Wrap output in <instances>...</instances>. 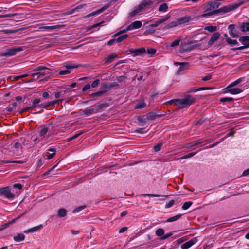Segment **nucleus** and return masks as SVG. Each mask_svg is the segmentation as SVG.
<instances>
[{
    "instance_id": "1",
    "label": "nucleus",
    "mask_w": 249,
    "mask_h": 249,
    "mask_svg": "<svg viewBox=\"0 0 249 249\" xmlns=\"http://www.w3.org/2000/svg\"><path fill=\"white\" fill-rule=\"evenodd\" d=\"M243 2H240L236 3L233 5H228L227 6H223L220 8L213 11L211 12H208V10H205L204 13L202 15V17H206L207 16H212L213 15H216L219 13H226L229 12L233 10H234L238 8L242 4Z\"/></svg>"
},
{
    "instance_id": "2",
    "label": "nucleus",
    "mask_w": 249,
    "mask_h": 249,
    "mask_svg": "<svg viewBox=\"0 0 249 249\" xmlns=\"http://www.w3.org/2000/svg\"><path fill=\"white\" fill-rule=\"evenodd\" d=\"M196 98L190 95H186L184 98L177 99V106L180 108H187L195 103Z\"/></svg>"
},
{
    "instance_id": "3",
    "label": "nucleus",
    "mask_w": 249,
    "mask_h": 249,
    "mask_svg": "<svg viewBox=\"0 0 249 249\" xmlns=\"http://www.w3.org/2000/svg\"><path fill=\"white\" fill-rule=\"evenodd\" d=\"M24 47H17L7 49L5 51L0 54L1 57H9L15 55L18 53L23 51Z\"/></svg>"
},
{
    "instance_id": "4",
    "label": "nucleus",
    "mask_w": 249,
    "mask_h": 249,
    "mask_svg": "<svg viewBox=\"0 0 249 249\" xmlns=\"http://www.w3.org/2000/svg\"><path fill=\"white\" fill-rule=\"evenodd\" d=\"M0 194L3 195L7 199H13L15 197V194L11 192L9 187H5L0 188Z\"/></svg>"
},
{
    "instance_id": "5",
    "label": "nucleus",
    "mask_w": 249,
    "mask_h": 249,
    "mask_svg": "<svg viewBox=\"0 0 249 249\" xmlns=\"http://www.w3.org/2000/svg\"><path fill=\"white\" fill-rule=\"evenodd\" d=\"M229 35L233 38H237L239 36V33L236 29L234 24H230L228 27Z\"/></svg>"
},
{
    "instance_id": "6",
    "label": "nucleus",
    "mask_w": 249,
    "mask_h": 249,
    "mask_svg": "<svg viewBox=\"0 0 249 249\" xmlns=\"http://www.w3.org/2000/svg\"><path fill=\"white\" fill-rule=\"evenodd\" d=\"M128 51L134 57L141 55L146 53L145 49L143 47L136 49L131 48L128 50Z\"/></svg>"
},
{
    "instance_id": "7",
    "label": "nucleus",
    "mask_w": 249,
    "mask_h": 249,
    "mask_svg": "<svg viewBox=\"0 0 249 249\" xmlns=\"http://www.w3.org/2000/svg\"><path fill=\"white\" fill-rule=\"evenodd\" d=\"M243 90L240 88H229V86L225 89V91L223 92L224 93H230L232 95H236L241 93Z\"/></svg>"
},
{
    "instance_id": "8",
    "label": "nucleus",
    "mask_w": 249,
    "mask_h": 249,
    "mask_svg": "<svg viewBox=\"0 0 249 249\" xmlns=\"http://www.w3.org/2000/svg\"><path fill=\"white\" fill-rule=\"evenodd\" d=\"M152 3L153 2L151 0H144L139 4L138 6L142 11L146 8L149 7Z\"/></svg>"
},
{
    "instance_id": "9",
    "label": "nucleus",
    "mask_w": 249,
    "mask_h": 249,
    "mask_svg": "<svg viewBox=\"0 0 249 249\" xmlns=\"http://www.w3.org/2000/svg\"><path fill=\"white\" fill-rule=\"evenodd\" d=\"M118 58V56L115 54H111L110 55H108L105 56V59L106 61L103 63V65L106 66L107 65L110 63H111L115 58Z\"/></svg>"
},
{
    "instance_id": "10",
    "label": "nucleus",
    "mask_w": 249,
    "mask_h": 249,
    "mask_svg": "<svg viewBox=\"0 0 249 249\" xmlns=\"http://www.w3.org/2000/svg\"><path fill=\"white\" fill-rule=\"evenodd\" d=\"M39 136L42 138H47L50 137L49 129L48 127H42L39 131Z\"/></svg>"
},
{
    "instance_id": "11",
    "label": "nucleus",
    "mask_w": 249,
    "mask_h": 249,
    "mask_svg": "<svg viewBox=\"0 0 249 249\" xmlns=\"http://www.w3.org/2000/svg\"><path fill=\"white\" fill-rule=\"evenodd\" d=\"M109 6V5L108 4L104 6L103 7H102L100 9L96 10L93 12H92V13L87 15V16H85V17L86 18H90L92 16H94L98 15V14L102 13L104 11H105L106 9H107V8H108Z\"/></svg>"
},
{
    "instance_id": "12",
    "label": "nucleus",
    "mask_w": 249,
    "mask_h": 249,
    "mask_svg": "<svg viewBox=\"0 0 249 249\" xmlns=\"http://www.w3.org/2000/svg\"><path fill=\"white\" fill-rule=\"evenodd\" d=\"M191 18V17L190 16H185L180 18L177 19L175 20V22L177 24V26L179 25L187 23L190 20Z\"/></svg>"
},
{
    "instance_id": "13",
    "label": "nucleus",
    "mask_w": 249,
    "mask_h": 249,
    "mask_svg": "<svg viewBox=\"0 0 249 249\" xmlns=\"http://www.w3.org/2000/svg\"><path fill=\"white\" fill-rule=\"evenodd\" d=\"M220 34L219 32L214 33L211 36L210 39L208 42L209 46L213 45L220 37Z\"/></svg>"
},
{
    "instance_id": "14",
    "label": "nucleus",
    "mask_w": 249,
    "mask_h": 249,
    "mask_svg": "<svg viewBox=\"0 0 249 249\" xmlns=\"http://www.w3.org/2000/svg\"><path fill=\"white\" fill-rule=\"evenodd\" d=\"M142 26V24L140 21H136L132 22L129 26H127V30H133L139 29L141 28Z\"/></svg>"
},
{
    "instance_id": "15",
    "label": "nucleus",
    "mask_w": 249,
    "mask_h": 249,
    "mask_svg": "<svg viewBox=\"0 0 249 249\" xmlns=\"http://www.w3.org/2000/svg\"><path fill=\"white\" fill-rule=\"evenodd\" d=\"M208 4L210 6V7L206 10H208V12H212L213 11L212 10L213 9L217 8L220 5V4L216 1H210L208 3Z\"/></svg>"
},
{
    "instance_id": "16",
    "label": "nucleus",
    "mask_w": 249,
    "mask_h": 249,
    "mask_svg": "<svg viewBox=\"0 0 249 249\" xmlns=\"http://www.w3.org/2000/svg\"><path fill=\"white\" fill-rule=\"evenodd\" d=\"M97 112V109L95 107L93 108H87L83 111V113L87 116H89Z\"/></svg>"
},
{
    "instance_id": "17",
    "label": "nucleus",
    "mask_w": 249,
    "mask_h": 249,
    "mask_svg": "<svg viewBox=\"0 0 249 249\" xmlns=\"http://www.w3.org/2000/svg\"><path fill=\"white\" fill-rule=\"evenodd\" d=\"M239 41L247 48L249 47V36L240 37L239 39Z\"/></svg>"
},
{
    "instance_id": "18",
    "label": "nucleus",
    "mask_w": 249,
    "mask_h": 249,
    "mask_svg": "<svg viewBox=\"0 0 249 249\" xmlns=\"http://www.w3.org/2000/svg\"><path fill=\"white\" fill-rule=\"evenodd\" d=\"M168 18L169 17H167L166 18L160 19L159 20L156 21L154 23L149 25V26L150 27H157L160 24L167 20Z\"/></svg>"
},
{
    "instance_id": "19",
    "label": "nucleus",
    "mask_w": 249,
    "mask_h": 249,
    "mask_svg": "<svg viewBox=\"0 0 249 249\" xmlns=\"http://www.w3.org/2000/svg\"><path fill=\"white\" fill-rule=\"evenodd\" d=\"M48 74H49L48 72L39 71L37 72H35V73H31V75L35 79H38L40 77H42V76H44L45 75Z\"/></svg>"
},
{
    "instance_id": "20",
    "label": "nucleus",
    "mask_w": 249,
    "mask_h": 249,
    "mask_svg": "<svg viewBox=\"0 0 249 249\" xmlns=\"http://www.w3.org/2000/svg\"><path fill=\"white\" fill-rule=\"evenodd\" d=\"M239 28L244 32L249 31V22H243L240 24Z\"/></svg>"
},
{
    "instance_id": "21",
    "label": "nucleus",
    "mask_w": 249,
    "mask_h": 249,
    "mask_svg": "<svg viewBox=\"0 0 249 249\" xmlns=\"http://www.w3.org/2000/svg\"><path fill=\"white\" fill-rule=\"evenodd\" d=\"M42 227V225L40 224L38 226H35L33 228H30V229L25 230L24 231V232L25 233H28L29 232H35V231H37V230L40 229Z\"/></svg>"
},
{
    "instance_id": "22",
    "label": "nucleus",
    "mask_w": 249,
    "mask_h": 249,
    "mask_svg": "<svg viewBox=\"0 0 249 249\" xmlns=\"http://www.w3.org/2000/svg\"><path fill=\"white\" fill-rule=\"evenodd\" d=\"M61 27V25H52V26H41L39 28L41 30H47L53 31L56 29H58Z\"/></svg>"
},
{
    "instance_id": "23",
    "label": "nucleus",
    "mask_w": 249,
    "mask_h": 249,
    "mask_svg": "<svg viewBox=\"0 0 249 249\" xmlns=\"http://www.w3.org/2000/svg\"><path fill=\"white\" fill-rule=\"evenodd\" d=\"M195 242L193 240L185 242L181 246V249H188L194 244Z\"/></svg>"
},
{
    "instance_id": "24",
    "label": "nucleus",
    "mask_w": 249,
    "mask_h": 249,
    "mask_svg": "<svg viewBox=\"0 0 249 249\" xmlns=\"http://www.w3.org/2000/svg\"><path fill=\"white\" fill-rule=\"evenodd\" d=\"M85 5H79L77 6L76 7L71 10L70 11L66 12L65 14L67 15H71L73 14L75 11H78L80 9L82 8Z\"/></svg>"
},
{
    "instance_id": "25",
    "label": "nucleus",
    "mask_w": 249,
    "mask_h": 249,
    "mask_svg": "<svg viewBox=\"0 0 249 249\" xmlns=\"http://www.w3.org/2000/svg\"><path fill=\"white\" fill-rule=\"evenodd\" d=\"M243 81V78H238V79H237V80H235L234 81L230 83L228 86H229V88H232L233 87H234V86L239 84L240 83L242 82Z\"/></svg>"
},
{
    "instance_id": "26",
    "label": "nucleus",
    "mask_w": 249,
    "mask_h": 249,
    "mask_svg": "<svg viewBox=\"0 0 249 249\" xmlns=\"http://www.w3.org/2000/svg\"><path fill=\"white\" fill-rule=\"evenodd\" d=\"M146 106V103L143 100H140L138 104L135 106V108L137 109H142L145 107Z\"/></svg>"
},
{
    "instance_id": "27",
    "label": "nucleus",
    "mask_w": 249,
    "mask_h": 249,
    "mask_svg": "<svg viewBox=\"0 0 249 249\" xmlns=\"http://www.w3.org/2000/svg\"><path fill=\"white\" fill-rule=\"evenodd\" d=\"M48 151L49 152V155L47 157V159H51L53 158L55 155L56 149L55 148H50L48 150Z\"/></svg>"
},
{
    "instance_id": "28",
    "label": "nucleus",
    "mask_w": 249,
    "mask_h": 249,
    "mask_svg": "<svg viewBox=\"0 0 249 249\" xmlns=\"http://www.w3.org/2000/svg\"><path fill=\"white\" fill-rule=\"evenodd\" d=\"M168 7L167 4L163 3L161 4L158 9L159 11L161 12H165L167 11Z\"/></svg>"
},
{
    "instance_id": "29",
    "label": "nucleus",
    "mask_w": 249,
    "mask_h": 249,
    "mask_svg": "<svg viewBox=\"0 0 249 249\" xmlns=\"http://www.w3.org/2000/svg\"><path fill=\"white\" fill-rule=\"evenodd\" d=\"M25 238V235L23 234L20 233L18 234L14 237V239L16 242H20L23 241Z\"/></svg>"
},
{
    "instance_id": "30",
    "label": "nucleus",
    "mask_w": 249,
    "mask_h": 249,
    "mask_svg": "<svg viewBox=\"0 0 249 249\" xmlns=\"http://www.w3.org/2000/svg\"><path fill=\"white\" fill-rule=\"evenodd\" d=\"M181 217V215L179 214H177L174 216H173V217H170L169 218H168L167 220H166V222H174V221H177L178 220V219H179L180 217Z\"/></svg>"
},
{
    "instance_id": "31",
    "label": "nucleus",
    "mask_w": 249,
    "mask_h": 249,
    "mask_svg": "<svg viewBox=\"0 0 249 249\" xmlns=\"http://www.w3.org/2000/svg\"><path fill=\"white\" fill-rule=\"evenodd\" d=\"M141 11V10H140V9L139 8V6H138L132 11H131L130 13H129V15L131 17H134L138 13L140 12Z\"/></svg>"
},
{
    "instance_id": "32",
    "label": "nucleus",
    "mask_w": 249,
    "mask_h": 249,
    "mask_svg": "<svg viewBox=\"0 0 249 249\" xmlns=\"http://www.w3.org/2000/svg\"><path fill=\"white\" fill-rule=\"evenodd\" d=\"M58 214L60 217H64L67 214V211L63 208L60 209L58 211Z\"/></svg>"
},
{
    "instance_id": "33",
    "label": "nucleus",
    "mask_w": 249,
    "mask_h": 249,
    "mask_svg": "<svg viewBox=\"0 0 249 249\" xmlns=\"http://www.w3.org/2000/svg\"><path fill=\"white\" fill-rule=\"evenodd\" d=\"M193 202L191 201H187L185 202L182 206V209L184 210H187L192 205Z\"/></svg>"
},
{
    "instance_id": "34",
    "label": "nucleus",
    "mask_w": 249,
    "mask_h": 249,
    "mask_svg": "<svg viewBox=\"0 0 249 249\" xmlns=\"http://www.w3.org/2000/svg\"><path fill=\"white\" fill-rule=\"evenodd\" d=\"M155 233L157 236H162L164 234V230L162 228H159L156 231Z\"/></svg>"
},
{
    "instance_id": "35",
    "label": "nucleus",
    "mask_w": 249,
    "mask_h": 249,
    "mask_svg": "<svg viewBox=\"0 0 249 249\" xmlns=\"http://www.w3.org/2000/svg\"><path fill=\"white\" fill-rule=\"evenodd\" d=\"M29 75H31V73L30 72H28L27 73H26V74H22V75H19V76H14L13 77V79L14 80H18L19 79H21V78L27 77V76H28Z\"/></svg>"
},
{
    "instance_id": "36",
    "label": "nucleus",
    "mask_w": 249,
    "mask_h": 249,
    "mask_svg": "<svg viewBox=\"0 0 249 249\" xmlns=\"http://www.w3.org/2000/svg\"><path fill=\"white\" fill-rule=\"evenodd\" d=\"M144 196H148L149 197H164L165 198L168 197V196L166 195H160L158 194H146L144 195Z\"/></svg>"
},
{
    "instance_id": "37",
    "label": "nucleus",
    "mask_w": 249,
    "mask_h": 249,
    "mask_svg": "<svg viewBox=\"0 0 249 249\" xmlns=\"http://www.w3.org/2000/svg\"><path fill=\"white\" fill-rule=\"evenodd\" d=\"M204 29L208 31L209 32H213L217 30L216 26H208L205 27Z\"/></svg>"
},
{
    "instance_id": "38",
    "label": "nucleus",
    "mask_w": 249,
    "mask_h": 249,
    "mask_svg": "<svg viewBox=\"0 0 249 249\" xmlns=\"http://www.w3.org/2000/svg\"><path fill=\"white\" fill-rule=\"evenodd\" d=\"M108 107L107 104H101L96 107H95L97 111L98 112L99 110L103 108H107Z\"/></svg>"
},
{
    "instance_id": "39",
    "label": "nucleus",
    "mask_w": 249,
    "mask_h": 249,
    "mask_svg": "<svg viewBox=\"0 0 249 249\" xmlns=\"http://www.w3.org/2000/svg\"><path fill=\"white\" fill-rule=\"evenodd\" d=\"M198 145H199V143H196V142L194 141V142H191L187 143L185 147L186 148H190L192 147L197 146Z\"/></svg>"
},
{
    "instance_id": "40",
    "label": "nucleus",
    "mask_w": 249,
    "mask_h": 249,
    "mask_svg": "<svg viewBox=\"0 0 249 249\" xmlns=\"http://www.w3.org/2000/svg\"><path fill=\"white\" fill-rule=\"evenodd\" d=\"M226 42L229 44L231 45H236L238 44V42L236 40H233L230 37L226 38Z\"/></svg>"
},
{
    "instance_id": "41",
    "label": "nucleus",
    "mask_w": 249,
    "mask_h": 249,
    "mask_svg": "<svg viewBox=\"0 0 249 249\" xmlns=\"http://www.w3.org/2000/svg\"><path fill=\"white\" fill-rule=\"evenodd\" d=\"M176 26H177V24L175 22V21H174L173 22H171V23H170L168 25H166L164 27L163 29H170L171 28H173V27H176Z\"/></svg>"
},
{
    "instance_id": "42",
    "label": "nucleus",
    "mask_w": 249,
    "mask_h": 249,
    "mask_svg": "<svg viewBox=\"0 0 249 249\" xmlns=\"http://www.w3.org/2000/svg\"><path fill=\"white\" fill-rule=\"evenodd\" d=\"M128 35L127 34H124V35H122V36H119L116 39V40L118 42H121L122 41H123L124 39H126L127 37H128Z\"/></svg>"
},
{
    "instance_id": "43",
    "label": "nucleus",
    "mask_w": 249,
    "mask_h": 249,
    "mask_svg": "<svg viewBox=\"0 0 249 249\" xmlns=\"http://www.w3.org/2000/svg\"><path fill=\"white\" fill-rule=\"evenodd\" d=\"M196 153H197V152L190 153L188 154H186V155L182 156L180 159H183L190 158L192 157L193 156H194V155H195Z\"/></svg>"
},
{
    "instance_id": "44",
    "label": "nucleus",
    "mask_w": 249,
    "mask_h": 249,
    "mask_svg": "<svg viewBox=\"0 0 249 249\" xmlns=\"http://www.w3.org/2000/svg\"><path fill=\"white\" fill-rule=\"evenodd\" d=\"M49 70V69L46 67L43 66H39L37 67L36 68L34 69L33 70V71L34 72H36L37 71H41L42 70Z\"/></svg>"
},
{
    "instance_id": "45",
    "label": "nucleus",
    "mask_w": 249,
    "mask_h": 249,
    "mask_svg": "<svg viewBox=\"0 0 249 249\" xmlns=\"http://www.w3.org/2000/svg\"><path fill=\"white\" fill-rule=\"evenodd\" d=\"M85 208H86V206H84V205L77 207L75 208L73 210V213H76L79 212L80 211L84 210Z\"/></svg>"
},
{
    "instance_id": "46",
    "label": "nucleus",
    "mask_w": 249,
    "mask_h": 249,
    "mask_svg": "<svg viewBox=\"0 0 249 249\" xmlns=\"http://www.w3.org/2000/svg\"><path fill=\"white\" fill-rule=\"evenodd\" d=\"M180 42V39H177L174 41L170 45L171 47H174L178 46Z\"/></svg>"
},
{
    "instance_id": "47",
    "label": "nucleus",
    "mask_w": 249,
    "mask_h": 249,
    "mask_svg": "<svg viewBox=\"0 0 249 249\" xmlns=\"http://www.w3.org/2000/svg\"><path fill=\"white\" fill-rule=\"evenodd\" d=\"M233 101V99L231 97H224L221 98L220 99V101L221 102H230Z\"/></svg>"
},
{
    "instance_id": "48",
    "label": "nucleus",
    "mask_w": 249,
    "mask_h": 249,
    "mask_svg": "<svg viewBox=\"0 0 249 249\" xmlns=\"http://www.w3.org/2000/svg\"><path fill=\"white\" fill-rule=\"evenodd\" d=\"M105 93V91H100L97 92H95L94 93H92L90 95V96L91 97H94L95 96H101V95L104 94Z\"/></svg>"
},
{
    "instance_id": "49",
    "label": "nucleus",
    "mask_w": 249,
    "mask_h": 249,
    "mask_svg": "<svg viewBox=\"0 0 249 249\" xmlns=\"http://www.w3.org/2000/svg\"><path fill=\"white\" fill-rule=\"evenodd\" d=\"M213 89L212 88H210V87H201V88L197 89L196 90H193L192 91H193V92H196L199 91L200 90H209V89Z\"/></svg>"
},
{
    "instance_id": "50",
    "label": "nucleus",
    "mask_w": 249,
    "mask_h": 249,
    "mask_svg": "<svg viewBox=\"0 0 249 249\" xmlns=\"http://www.w3.org/2000/svg\"><path fill=\"white\" fill-rule=\"evenodd\" d=\"M41 101V100L40 99H35L32 101V107H37V104L39 103Z\"/></svg>"
},
{
    "instance_id": "51",
    "label": "nucleus",
    "mask_w": 249,
    "mask_h": 249,
    "mask_svg": "<svg viewBox=\"0 0 249 249\" xmlns=\"http://www.w3.org/2000/svg\"><path fill=\"white\" fill-rule=\"evenodd\" d=\"M38 106L41 107H42V108H45V107H51V106H52V105L51 104V102H48L46 103H42V104H39L38 105Z\"/></svg>"
},
{
    "instance_id": "52",
    "label": "nucleus",
    "mask_w": 249,
    "mask_h": 249,
    "mask_svg": "<svg viewBox=\"0 0 249 249\" xmlns=\"http://www.w3.org/2000/svg\"><path fill=\"white\" fill-rule=\"evenodd\" d=\"M162 145V144L161 143H159V144L156 145L155 146H154V148H153L154 151L155 152H158L159 150H160V149L161 148Z\"/></svg>"
},
{
    "instance_id": "53",
    "label": "nucleus",
    "mask_w": 249,
    "mask_h": 249,
    "mask_svg": "<svg viewBox=\"0 0 249 249\" xmlns=\"http://www.w3.org/2000/svg\"><path fill=\"white\" fill-rule=\"evenodd\" d=\"M70 71L68 70H62L59 72V74L60 75H66L70 73Z\"/></svg>"
},
{
    "instance_id": "54",
    "label": "nucleus",
    "mask_w": 249,
    "mask_h": 249,
    "mask_svg": "<svg viewBox=\"0 0 249 249\" xmlns=\"http://www.w3.org/2000/svg\"><path fill=\"white\" fill-rule=\"evenodd\" d=\"M175 203V201L174 200H170L167 204H166L165 206V208H169L171 207Z\"/></svg>"
},
{
    "instance_id": "55",
    "label": "nucleus",
    "mask_w": 249,
    "mask_h": 249,
    "mask_svg": "<svg viewBox=\"0 0 249 249\" xmlns=\"http://www.w3.org/2000/svg\"><path fill=\"white\" fill-rule=\"evenodd\" d=\"M64 67H65L67 69H69L71 68H77V66L71 64H67L66 65H65Z\"/></svg>"
},
{
    "instance_id": "56",
    "label": "nucleus",
    "mask_w": 249,
    "mask_h": 249,
    "mask_svg": "<svg viewBox=\"0 0 249 249\" xmlns=\"http://www.w3.org/2000/svg\"><path fill=\"white\" fill-rule=\"evenodd\" d=\"M99 82H100V81H99V79H96V80H95V81H94L92 82V84H91V87H92V88H95V87H96L98 86V85L99 84Z\"/></svg>"
},
{
    "instance_id": "57",
    "label": "nucleus",
    "mask_w": 249,
    "mask_h": 249,
    "mask_svg": "<svg viewBox=\"0 0 249 249\" xmlns=\"http://www.w3.org/2000/svg\"><path fill=\"white\" fill-rule=\"evenodd\" d=\"M172 235V233L170 232L169 233H167L165 235H163V236L161 238V240H165L170 237H171Z\"/></svg>"
},
{
    "instance_id": "58",
    "label": "nucleus",
    "mask_w": 249,
    "mask_h": 249,
    "mask_svg": "<svg viewBox=\"0 0 249 249\" xmlns=\"http://www.w3.org/2000/svg\"><path fill=\"white\" fill-rule=\"evenodd\" d=\"M147 53L148 54L153 55L156 53V50L154 49L150 48L147 50Z\"/></svg>"
},
{
    "instance_id": "59",
    "label": "nucleus",
    "mask_w": 249,
    "mask_h": 249,
    "mask_svg": "<svg viewBox=\"0 0 249 249\" xmlns=\"http://www.w3.org/2000/svg\"><path fill=\"white\" fill-rule=\"evenodd\" d=\"M212 78V76L210 74H208L205 76H204L203 78H202V80L203 81H208V80H210Z\"/></svg>"
},
{
    "instance_id": "60",
    "label": "nucleus",
    "mask_w": 249,
    "mask_h": 249,
    "mask_svg": "<svg viewBox=\"0 0 249 249\" xmlns=\"http://www.w3.org/2000/svg\"><path fill=\"white\" fill-rule=\"evenodd\" d=\"M13 187L15 188H18L19 190L22 189V185L20 183H16L14 184Z\"/></svg>"
},
{
    "instance_id": "61",
    "label": "nucleus",
    "mask_w": 249,
    "mask_h": 249,
    "mask_svg": "<svg viewBox=\"0 0 249 249\" xmlns=\"http://www.w3.org/2000/svg\"><path fill=\"white\" fill-rule=\"evenodd\" d=\"M84 133L83 131H80V132L79 133H77L76 134H75L74 135H73L72 136V139H75L76 138H77V137H78L80 135H81V134H82L83 133Z\"/></svg>"
},
{
    "instance_id": "62",
    "label": "nucleus",
    "mask_w": 249,
    "mask_h": 249,
    "mask_svg": "<svg viewBox=\"0 0 249 249\" xmlns=\"http://www.w3.org/2000/svg\"><path fill=\"white\" fill-rule=\"evenodd\" d=\"M246 48H247V47L246 46L244 45L243 46H240V47H239L237 48H233V49H232V50H233L234 51H236V50H243Z\"/></svg>"
},
{
    "instance_id": "63",
    "label": "nucleus",
    "mask_w": 249,
    "mask_h": 249,
    "mask_svg": "<svg viewBox=\"0 0 249 249\" xmlns=\"http://www.w3.org/2000/svg\"><path fill=\"white\" fill-rule=\"evenodd\" d=\"M90 88V85L88 84H86L83 88H82V91H85L89 89Z\"/></svg>"
},
{
    "instance_id": "64",
    "label": "nucleus",
    "mask_w": 249,
    "mask_h": 249,
    "mask_svg": "<svg viewBox=\"0 0 249 249\" xmlns=\"http://www.w3.org/2000/svg\"><path fill=\"white\" fill-rule=\"evenodd\" d=\"M249 175V168L245 170L242 173V176H246Z\"/></svg>"
}]
</instances>
